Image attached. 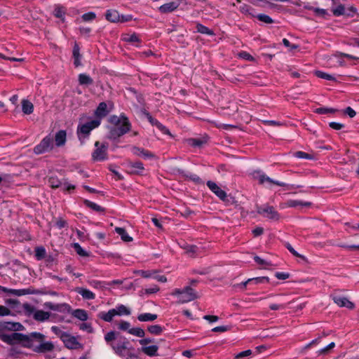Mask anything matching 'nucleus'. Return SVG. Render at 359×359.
<instances>
[{"instance_id":"nucleus-33","label":"nucleus","mask_w":359,"mask_h":359,"mask_svg":"<svg viewBox=\"0 0 359 359\" xmlns=\"http://www.w3.org/2000/svg\"><path fill=\"white\" fill-rule=\"evenodd\" d=\"M158 347L156 345L142 346V351L148 356L153 357L158 355Z\"/></svg>"},{"instance_id":"nucleus-27","label":"nucleus","mask_w":359,"mask_h":359,"mask_svg":"<svg viewBox=\"0 0 359 359\" xmlns=\"http://www.w3.org/2000/svg\"><path fill=\"white\" fill-rule=\"evenodd\" d=\"M177 172L179 174L182 175L187 179L194 182V183H196L197 184H203V181L201 179V177L196 174L191 173V172L187 173L183 170H181V169H178Z\"/></svg>"},{"instance_id":"nucleus-39","label":"nucleus","mask_w":359,"mask_h":359,"mask_svg":"<svg viewBox=\"0 0 359 359\" xmlns=\"http://www.w3.org/2000/svg\"><path fill=\"white\" fill-rule=\"evenodd\" d=\"M196 32L203 34H206L208 36H214L215 32L213 30L210 29L208 27L201 24L197 23L196 24Z\"/></svg>"},{"instance_id":"nucleus-22","label":"nucleus","mask_w":359,"mask_h":359,"mask_svg":"<svg viewBox=\"0 0 359 359\" xmlns=\"http://www.w3.org/2000/svg\"><path fill=\"white\" fill-rule=\"evenodd\" d=\"M67 142V132L65 130H60L55 133V142L57 147H62Z\"/></svg>"},{"instance_id":"nucleus-15","label":"nucleus","mask_w":359,"mask_h":359,"mask_svg":"<svg viewBox=\"0 0 359 359\" xmlns=\"http://www.w3.org/2000/svg\"><path fill=\"white\" fill-rule=\"evenodd\" d=\"M131 151L134 155L142 157L144 159H153L155 158L154 153L142 147L133 146L131 148Z\"/></svg>"},{"instance_id":"nucleus-29","label":"nucleus","mask_w":359,"mask_h":359,"mask_svg":"<svg viewBox=\"0 0 359 359\" xmlns=\"http://www.w3.org/2000/svg\"><path fill=\"white\" fill-rule=\"evenodd\" d=\"M0 291L6 293H8L11 294L16 295V296H22L27 294H30L27 290H15V289H9L6 287L0 285Z\"/></svg>"},{"instance_id":"nucleus-18","label":"nucleus","mask_w":359,"mask_h":359,"mask_svg":"<svg viewBox=\"0 0 359 359\" xmlns=\"http://www.w3.org/2000/svg\"><path fill=\"white\" fill-rule=\"evenodd\" d=\"M127 166L132 174L142 175L144 171V164L141 161H130L128 163Z\"/></svg>"},{"instance_id":"nucleus-1","label":"nucleus","mask_w":359,"mask_h":359,"mask_svg":"<svg viewBox=\"0 0 359 359\" xmlns=\"http://www.w3.org/2000/svg\"><path fill=\"white\" fill-rule=\"evenodd\" d=\"M109 122L113 126L108 127L107 137L111 141H117L118 139L130 131L132 124L125 114L120 116L111 115L109 118Z\"/></svg>"},{"instance_id":"nucleus-41","label":"nucleus","mask_w":359,"mask_h":359,"mask_svg":"<svg viewBox=\"0 0 359 359\" xmlns=\"http://www.w3.org/2000/svg\"><path fill=\"white\" fill-rule=\"evenodd\" d=\"M114 309H115L116 316H129L130 314V310L123 304H118Z\"/></svg>"},{"instance_id":"nucleus-9","label":"nucleus","mask_w":359,"mask_h":359,"mask_svg":"<svg viewBox=\"0 0 359 359\" xmlns=\"http://www.w3.org/2000/svg\"><path fill=\"white\" fill-rule=\"evenodd\" d=\"M206 185L210 189V190L214 193L222 202L225 203L226 205H230L232 203L231 200H233V198L229 197L226 194V192L222 190L217 183L211 180H208L206 182Z\"/></svg>"},{"instance_id":"nucleus-7","label":"nucleus","mask_w":359,"mask_h":359,"mask_svg":"<svg viewBox=\"0 0 359 359\" xmlns=\"http://www.w3.org/2000/svg\"><path fill=\"white\" fill-rule=\"evenodd\" d=\"M53 137L50 135H46L41 142L34 148V152L36 154H42L52 151L54 148Z\"/></svg>"},{"instance_id":"nucleus-8","label":"nucleus","mask_w":359,"mask_h":359,"mask_svg":"<svg viewBox=\"0 0 359 359\" xmlns=\"http://www.w3.org/2000/svg\"><path fill=\"white\" fill-rule=\"evenodd\" d=\"M257 212L271 221H278L280 215L276 209L268 204L257 207Z\"/></svg>"},{"instance_id":"nucleus-31","label":"nucleus","mask_w":359,"mask_h":359,"mask_svg":"<svg viewBox=\"0 0 359 359\" xmlns=\"http://www.w3.org/2000/svg\"><path fill=\"white\" fill-rule=\"evenodd\" d=\"M50 313L43 310H36L34 314V319L39 322H44L49 319Z\"/></svg>"},{"instance_id":"nucleus-34","label":"nucleus","mask_w":359,"mask_h":359,"mask_svg":"<svg viewBox=\"0 0 359 359\" xmlns=\"http://www.w3.org/2000/svg\"><path fill=\"white\" fill-rule=\"evenodd\" d=\"M71 312H72V315L74 318H76L81 321H86L88 320V313H87L86 311H85L83 309H75L73 311L71 310Z\"/></svg>"},{"instance_id":"nucleus-58","label":"nucleus","mask_w":359,"mask_h":359,"mask_svg":"<svg viewBox=\"0 0 359 359\" xmlns=\"http://www.w3.org/2000/svg\"><path fill=\"white\" fill-rule=\"evenodd\" d=\"M332 13L335 16H340L344 14L345 8L342 4L338 5L336 8L332 10Z\"/></svg>"},{"instance_id":"nucleus-24","label":"nucleus","mask_w":359,"mask_h":359,"mask_svg":"<svg viewBox=\"0 0 359 359\" xmlns=\"http://www.w3.org/2000/svg\"><path fill=\"white\" fill-rule=\"evenodd\" d=\"M105 18L110 22L118 23L119 20V13L116 9H108L106 11Z\"/></svg>"},{"instance_id":"nucleus-30","label":"nucleus","mask_w":359,"mask_h":359,"mask_svg":"<svg viewBox=\"0 0 359 359\" xmlns=\"http://www.w3.org/2000/svg\"><path fill=\"white\" fill-rule=\"evenodd\" d=\"M83 203L87 208H89L97 212L104 213L105 212L104 208L88 199H83Z\"/></svg>"},{"instance_id":"nucleus-48","label":"nucleus","mask_w":359,"mask_h":359,"mask_svg":"<svg viewBox=\"0 0 359 359\" xmlns=\"http://www.w3.org/2000/svg\"><path fill=\"white\" fill-rule=\"evenodd\" d=\"M74 249L76 253L81 257H88L89 255L88 252L86 251L78 243H75L74 244Z\"/></svg>"},{"instance_id":"nucleus-57","label":"nucleus","mask_w":359,"mask_h":359,"mask_svg":"<svg viewBox=\"0 0 359 359\" xmlns=\"http://www.w3.org/2000/svg\"><path fill=\"white\" fill-rule=\"evenodd\" d=\"M251 283H254L255 284H262L269 282V278L267 276H262V277H256L250 278Z\"/></svg>"},{"instance_id":"nucleus-36","label":"nucleus","mask_w":359,"mask_h":359,"mask_svg":"<svg viewBox=\"0 0 359 359\" xmlns=\"http://www.w3.org/2000/svg\"><path fill=\"white\" fill-rule=\"evenodd\" d=\"M22 111L25 114H31L34 111L33 104L28 100H22Z\"/></svg>"},{"instance_id":"nucleus-64","label":"nucleus","mask_w":359,"mask_h":359,"mask_svg":"<svg viewBox=\"0 0 359 359\" xmlns=\"http://www.w3.org/2000/svg\"><path fill=\"white\" fill-rule=\"evenodd\" d=\"M283 44L288 48L290 50H295L297 48H299V46L297 45V44H291V43L290 42V41L285 38H284L283 39Z\"/></svg>"},{"instance_id":"nucleus-63","label":"nucleus","mask_w":359,"mask_h":359,"mask_svg":"<svg viewBox=\"0 0 359 359\" xmlns=\"http://www.w3.org/2000/svg\"><path fill=\"white\" fill-rule=\"evenodd\" d=\"M88 284L94 287V288H96V289H98V288H101V287H104V283L103 282L100 281V280H89L88 281Z\"/></svg>"},{"instance_id":"nucleus-43","label":"nucleus","mask_w":359,"mask_h":359,"mask_svg":"<svg viewBox=\"0 0 359 359\" xmlns=\"http://www.w3.org/2000/svg\"><path fill=\"white\" fill-rule=\"evenodd\" d=\"M35 257L37 260H41L45 258L46 255V251L44 247L39 246L35 248Z\"/></svg>"},{"instance_id":"nucleus-17","label":"nucleus","mask_w":359,"mask_h":359,"mask_svg":"<svg viewBox=\"0 0 359 359\" xmlns=\"http://www.w3.org/2000/svg\"><path fill=\"white\" fill-rule=\"evenodd\" d=\"M24 329L23 325L20 323L3 322L0 323V331H20Z\"/></svg>"},{"instance_id":"nucleus-32","label":"nucleus","mask_w":359,"mask_h":359,"mask_svg":"<svg viewBox=\"0 0 359 359\" xmlns=\"http://www.w3.org/2000/svg\"><path fill=\"white\" fill-rule=\"evenodd\" d=\"M108 112L107 104L102 102L98 104L95 114L98 118H103L107 115Z\"/></svg>"},{"instance_id":"nucleus-42","label":"nucleus","mask_w":359,"mask_h":359,"mask_svg":"<svg viewBox=\"0 0 359 359\" xmlns=\"http://www.w3.org/2000/svg\"><path fill=\"white\" fill-rule=\"evenodd\" d=\"M164 328L159 325H152L147 327V330L149 333L154 335L161 334Z\"/></svg>"},{"instance_id":"nucleus-62","label":"nucleus","mask_w":359,"mask_h":359,"mask_svg":"<svg viewBox=\"0 0 359 359\" xmlns=\"http://www.w3.org/2000/svg\"><path fill=\"white\" fill-rule=\"evenodd\" d=\"M252 352L250 349L241 351L236 355L235 359H242L245 357H248L252 355Z\"/></svg>"},{"instance_id":"nucleus-20","label":"nucleus","mask_w":359,"mask_h":359,"mask_svg":"<svg viewBox=\"0 0 359 359\" xmlns=\"http://www.w3.org/2000/svg\"><path fill=\"white\" fill-rule=\"evenodd\" d=\"M60 339L63 341L65 346L70 349L75 348L76 345L79 344L76 339L67 332L62 334Z\"/></svg>"},{"instance_id":"nucleus-2","label":"nucleus","mask_w":359,"mask_h":359,"mask_svg":"<svg viewBox=\"0 0 359 359\" xmlns=\"http://www.w3.org/2000/svg\"><path fill=\"white\" fill-rule=\"evenodd\" d=\"M121 339L116 344H110L114 353L124 359H137V355L133 352L135 348L130 346L129 341L126 337H121Z\"/></svg>"},{"instance_id":"nucleus-44","label":"nucleus","mask_w":359,"mask_h":359,"mask_svg":"<svg viewBox=\"0 0 359 359\" xmlns=\"http://www.w3.org/2000/svg\"><path fill=\"white\" fill-rule=\"evenodd\" d=\"M239 11L243 14H248L252 17L255 16L252 13L254 8H252L248 4H243L242 5H241L239 7Z\"/></svg>"},{"instance_id":"nucleus-56","label":"nucleus","mask_w":359,"mask_h":359,"mask_svg":"<svg viewBox=\"0 0 359 359\" xmlns=\"http://www.w3.org/2000/svg\"><path fill=\"white\" fill-rule=\"evenodd\" d=\"M80 330L83 331H86L88 333H93L94 332V330L92 327L91 323H82L79 325Z\"/></svg>"},{"instance_id":"nucleus-45","label":"nucleus","mask_w":359,"mask_h":359,"mask_svg":"<svg viewBox=\"0 0 359 359\" xmlns=\"http://www.w3.org/2000/svg\"><path fill=\"white\" fill-rule=\"evenodd\" d=\"M294 156L297 158L300 159H309L312 160L314 158L312 154L306 153L302 151H298L294 153Z\"/></svg>"},{"instance_id":"nucleus-28","label":"nucleus","mask_w":359,"mask_h":359,"mask_svg":"<svg viewBox=\"0 0 359 359\" xmlns=\"http://www.w3.org/2000/svg\"><path fill=\"white\" fill-rule=\"evenodd\" d=\"M116 316L115 309H110L107 312L101 311L98 313L97 317L102 320L110 323L112 321L114 317Z\"/></svg>"},{"instance_id":"nucleus-26","label":"nucleus","mask_w":359,"mask_h":359,"mask_svg":"<svg viewBox=\"0 0 359 359\" xmlns=\"http://www.w3.org/2000/svg\"><path fill=\"white\" fill-rule=\"evenodd\" d=\"M72 56L74 58V65L76 67H78L81 65V55L80 54V48L77 43H74L73 50H72Z\"/></svg>"},{"instance_id":"nucleus-21","label":"nucleus","mask_w":359,"mask_h":359,"mask_svg":"<svg viewBox=\"0 0 359 359\" xmlns=\"http://www.w3.org/2000/svg\"><path fill=\"white\" fill-rule=\"evenodd\" d=\"M180 6V3L177 1H171L163 4L158 8L161 13H168L175 11Z\"/></svg>"},{"instance_id":"nucleus-52","label":"nucleus","mask_w":359,"mask_h":359,"mask_svg":"<svg viewBox=\"0 0 359 359\" xmlns=\"http://www.w3.org/2000/svg\"><path fill=\"white\" fill-rule=\"evenodd\" d=\"M159 290V287L156 285H154L151 286L150 287L142 289L140 291L141 295L146 294H151L156 293Z\"/></svg>"},{"instance_id":"nucleus-51","label":"nucleus","mask_w":359,"mask_h":359,"mask_svg":"<svg viewBox=\"0 0 359 359\" xmlns=\"http://www.w3.org/2000/svg\"><path fill=\"white\" fill-rule=\"evenodd\" d=\"M259 21L263 22L266 24H271L273 22V20L268 15L260 13L255 15Z\"/></svg>"},{"instance_id":"nucleus-60","label":"nucleus","mask_w":359,"mask_h":359,"mask_svg":"<svg viewBox=\"0 0 359 359\" xmlns=\"http://www.w3.org/2000/svg\"><path fill=\"white\" fill-rule=\"evenodd\" d=\"M285 248L289 250V252L292 255H294V257H301V258H304V257L300 254H299L294 248L289 243H286L285 244Z\"/></svg>"},{"instance_id":"nucleus-3","label":"nucleus","mask_w":359,"mask_h":359,"mask_svg":"<svg viewBox=\"0 0 359 359\" xmlns=\"http://www.w3.org/2000/svg\"><path fill=\"white\" fill-rule=\"evenodd\" d=\"M101 121L99 118L91 120L85 123H79L76 129V135L81 144H83L89 138L91 131L99 127Z\"/></svg>"},{"instance_id":"nucleus-19","label":"nucleus","mask_w":359,"mask_h":359,"mask_svg":"<svg viewBox=\"0 0 359 359\" xmlns=\"http://www.w3.org/2000/svg\"><path fill=\"white\" fill-rule=\"evenodd\" d=\"M332 298L334 302L340 307H346L349 309H353L355 307L354 304L346 297L335 295L332 296Z\"/></svg>"},{"instance_id":"nucleus-10","label":"nucleus","mask_w":359,"mask_h":359,"mask_svg":"<svg viewBox=\"0 0 359 359\" xmlns=\"http://www.w3.org/2000/svg\"><path fill=\"white\" fill-rule=\"evenodd\" d=\"M95 149L92 154V158L95 161H103L107 159V144H100L97 141L95 143Z\"/></svg>"},{"instance_id":"nucleus-5","label":"nucleus","mask_w":359,"mask_h":359,"mask_svg":"<svg viewBox=\"0 0 359 359\" xmlns=\"http://www.w3.org/2000/svg\"><path fill=\"white\" fill-rule=\"evenodd\" d=\"M254 177L257 179L259 183L260 184H264L266 183L268 184V187H271V185L275 184L280 187H286V190H290L292 189H297L300 187H303L302 185H295V184H288L280 181L274 180L272 178L267 176L264 172L261 170L255 171L254 173Z\"/></svg>"},{"instance_id":"nucleus-47","label":"nucleus","mask_w":359,"mask_h":359,"mask_svg":"<svg viewBox=\"0 0 359 359\" xmlns=\"http://www.w3.org/2000/svg\"><path fill=\"white\" fill-rule=\"evenodd\" d=\"M337 110L333 108H328V107H319L316 109L315 113L318 114H334Z\"/></svg>"},{"instance_id":"nucleus-59","label":"nucleus","mask_w":359,"mask_h":359,"mask_svg":"<svg viewBox=\"0 0 359 359\" xmlns=\"http://www.w3.org/2000/svg\"><path fill=\"white\" fill-rule=\"evenodd\" d=\"M96 18V14L94 12H88L83 14L81 15V18L85 22H90L95 20Z\"/></svg>"},{"instance_id":"nucleus-50","label":"nucleus","mask_w":359,"mask_h":359,"mask_svg":"<svg viewBox=\"0 0 359 359\" xmlns=\"http://www.w3.org/2000/svg\"><path fill=\"white\" fill-rule=\"evenodd\" d=\"M129 334L138 337H144L145 335V332L140 327H133L129 330Z\"/></svg>"},{"instance_id":"nucleus-11","label":"nucleus","mask_w":359,"mask_h":359,"mask_svg":"<svg viewBox=\"0 0 359 359\" xmlns=\"http://www.w3.org/2000/svg\"><path fill=\"white\" fill-rule=\"evenodd\" d=\"M142 113L147 118L148 121L153 126L156 127L163 134L172 136L169 129L166 126L163 125L161 122H159L156 118L152 117V116L148 111H147L146 109H144L142 111Z\"/></svg>"},{"instance_id":"nucleus-54","label":"nucleus","mask_w":359,"mask_h":359,"mask_svg":"<svg viewBox=\"0 0 359 359\" xmlns=\"http://www.w3.org/2000/svg\"><path fill=\"white\" fill-rule=\"evenodd\" d=\"M118 328L122 331H127L129 333L130 328V323L126 320H121L118 323Z\"/></svg>"},{"instance_id":"nucleus-61","label":"nucleus","mask_w":359,"mask_h":359,"mask_svg":"<svg viewBox=\"0 0 359 359\" xmlns=\"http://www.w3.org/2000/svg\"><path fill=\"white\" fill-rule=\"evenodd\" d=\"M124 40L127 42L130 43H135V42H140V39L137 34L135 33H133L130 35H128V37H126Z\"/></svg>"},{"instance_id":"nucleus-38","label":"nucleus","mask_w":359,"mask_h":359,"mask_svg":"<svg viewBox=\"0 0 359 359\" xmlns=\"http://www.w3.org/2000/svg\"><path fill=\"white\" fill-rule=\"evenodd\" d=\"M78 81L80 85L89 86L93 84V79L86 74H80L78 77Z\"/></svg>"},{"instance_id":"nucleus-4","label":"nucleus","mask_w":359,"mask_h":359,"mask_svg":"<svg viewBox=\"0 0 359 359\" xmlns=\"http://www.w3.org/2000/svg\"><path fill=\"white\" fill-rule=\"evenodd\" d=\"M171 294L177 297L180 304L188 303L198 297L196 291L191 286H186L182 289L175 288Z\"/></svg>"},{"instance_id":"nucleus-53","label":"nucleus","mask_w":359,"mask_h":359,"mask_svg":"<svg viewBox=\"0 0 359 359\" xmlns=\"http://www.w3.org/2000/svg\"><path fill=\"white\" fill-rule=\"evenodd\" d=\"M48 183L50 186V187L53 189L58 188L62 186V183L60 182V180L57 177H51L48 180Z\"/></svg>"},{"instance_id":"nucleus-35","label":"nucleus","mask_w":359,"mask_h":359,"mask_svg":"<svg viewBox=\"0 0 359 359\" xmlns=\"http://www.w3.org/2000/svg\"><path fill=\"white\" fill-rule=\"evenodd\" d=\"M158 318L157 314L144 313L137 316V320L140 322H151L156 320Z\"/></svg>"},{"instance_id":"nucleus-46","label":"nucleus","mask_w":359,"mask_h":359,"mask_svg":"<svg viewBox=\"0 0 359 359\" xmlns=\"http://www.w3.org/2000/svg\"><path fill=\"white\" fill-rule=\"evenodd\" d=\"M315 74L317 77L320 79H323L327 81H336V79L334 77V76L322 71H316Z\"/></svg>"},{"instance_id":"nucleus-40","label":"nucleus","mask_w":359,"mask_h":359,"mask_svg":"<svg viewBox=\"0 0 359 359\" xmlns=\"http://www.w3.org/2000/svg\"><path fill=\"white\" fill-rule=\"evenodd\" d=\"M65 9L63 6L56 5L53 11V15L55 18L61 19L62 21L65 20Z\"/></svg>"},{"instance_id":"nucleus-6","label":"nucleus","mask_w":359,"mask_h":359,"mask_svg":"<svg viewBox=\"0 0 359 359\" xmlns=\"http://www.w3.org/2000/svg\"><path fill=\"white\" fill-rule=\"evenodd\" d=\"M28 339L27 335L22 333L13 332L11 334H5L0 331V339L9 345L19 343H23L24 344L25 340Z\"/></svg>"},{"instance_id":"nucleus-23","label":"nucleus","mask_w":359,"mask_h":359,"mask_svg":"<svg viewBox=\"0 0 359 359\" xmlns=\"http://www.w3.org/2000/svg\"><path fill=\"white\" fill-rule=\"evenodd\" d=\"M75 292L81 295L83 299L87 300H92L95 298V294L88 289L77 287L75 288Z\"/></svg>"},{"instance_id":"nucleus-14","label":"nucleus","mask_w":359,"mask_h":359,"mask_svg":"<svg viewBox=\"0 0 359 359\" xmlns=\"http://www.w3.org/2000/svg\"><path fill=\"white\" fill-rule=\"evenodd\" d=\"M208 139H209V137L208 135H203L200 137H196V138H194V137L188 138V139L185 140V142H187V144L188 145H189L192 147L201 148L203 145H205L208 143Z\"/></svg>"},{"instance_id":"nucleus-49","label":"nucleus","mask_w":359,"mask_h":359,"mask_svg":"<svg viewBox=\"0 0 359 359\" xmlns=\"http://www.w3.org/2000/svg\"><path fill=\"white\" fill-rule=\"evenodd\" d=\"M23 309H24L25 313L27 316H32L33 318H34V314L35 313V312L37 310L34 306H32L29 304H24Z\"/></svg>"},{"instance_id":"nucleus-13","label":"nucleus","mask_w":359,"mask_h":359,"mask_svg":"<svg viewBox=\"0 0 359 359\" xmlns=\"http://www.w3.org/2000/svg\"><path fill=\"white\" fill-rule=\"evenodd\" d=\"M46 309L52 311L62 312V313H70L71 306L67 303L62 304H54L52 302H46L44 304Z\"/></svg>"},{"instance_id":"nucleus-25","label":"nucleus","mask_w":359,"mask_h":359,"mask_svg":"<svg viewBox=\"0 0 359 359\" xmlns=\"http://www.w3.org/2000/svg\"><path fill=\"white\" fill-rule=\"evenodd\" d=\"M54 346L50 341L41 342L38 346H36L33 349L39 353H46L50 351L53 349Z\"/></svg>"},{"instance_id":"nucleus-12","label":"nucleus","mask_w":359,"mask_h":359,"mask_svg":"<svg viewBox=\"0 0 359 359\" xmlns=\"http://www.w3.org/2000/svg\"><path fill=\"white\" fill-rule=\"evenodd\" d=\"M311 205V202L290 199L287 200L285 203L280 204V208L283 209L286 208H298L299 209H302L304 208H309Z\"/></svg>"},{"instance_id":"nucleus-55","label":"nucleus","mask_w":359,"mask_h":359,"mask_svg":"<svg viewBox=\"0 0 359 359\" xmlns=\"http://www.w3.org/2000/svg\"><path fill=\"white\" fill-rule=\"evenodd\" d=\"M118 333L114 331H109L104 335L105 341L109 344L117 338Z\"/></svg>"},{"instance_id":"nucleus-37","label":"nucleus","mask_w":359,"mask_h":359,"mask_svg":"<svg viewBox=\"0 0 359 359\" xmlns=\"http://www.w3.org/2000/svg\"><path fill=\"white\" fill-rule=\"evenodd\" d=\"M115 231L117 234L121 236L122 241L125 242H130L133 241V238L128 235L126 230L122 227H116Z\"/></svg>"},{"instance_id":"nucleus-16","label":"nucleus","mask_w":359,"mask_h":359,"mask_svg":"<svg viewBox=\"0 0 359 359\" xmlns=\"http://www.w3.org/2000/svg\"><path fill=\"white\" fill-rule=\"evenodd\" d=\"M27 335L29 339L27 340H25V344H24V346L27 347V348H33L34 346H36L34 344V341H42L44 338L43 334H42L40 332H31L29 334H27Z\"/></svg>"}]
</instances>
